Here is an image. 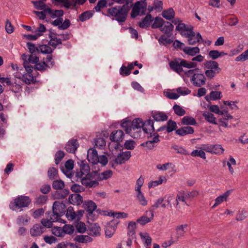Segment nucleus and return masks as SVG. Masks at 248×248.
<instances>
[{
    "mask_svg": "<svg viewBox=\"0 0 248 248\" xmlns=\"http://www.w3.org/2000/svg\"><path fill=\"white\" fill-rule=\"evenodd\" d=\"M131 121L127 120L123 122L121 124V126L124 128L126 133L130 134L131 136L133 134L134 132L132 131V129L131 127Z\"/></svg>",
    "mask_w": 248,
    "mask_h": 248,
    "instance_id": "38",
    "label": "nucleus"
},
{
    "mask_svg": "<svg viewBox=\"0 0 248 248\" xmlns=\"http://www.w3.org/2000/svg\"><path fill=\"white\" fill-rule=\"evenodd\" d=\"M47 217H49V220L52 222H56L59 221L60 218V217L61 216H59L57 213H56L52 210V211H48L46 213ZM61 220L62 219H61Z\"/></svg>",
    "mask_w": 248,
    "mask_h": 248,
    "instance_id": "43",
    "label": "nucleus"
},
{
    "mask_svg": "<svg viewBox=\"0 0 248 248\" xmlns=\"http://www.w3.org/2000/svg\"><path fill=\"white\" fill-rule=\"evenodd\" d=\"M136 229V223L134 221H130L127 227V235L129 237H135Z\"/></svg>",
    "mask_w": 248,
    "mask_h": 248,
    "instance_id": "39",
    "label": "nucleus"
},
{
    "mask_svg": "<svg viewBox=\"0 0 248 248\" xmlns=\"http://www.w3.org/2000/svg\"><path fill=\"white\" fill-rule=\"evenodd\" d=\"M47 175L50 179H54L58 175V170L54 167L49 168L47 171Z\"/></svg>",
    "mask_w": 248,
    "mask_h": 248,
    "instance_id": "64",
    "label": "nucleus"
},
{
    "mask_svg": "<svg viewBox=\"0 0 248 248\" xmlns=\"http://www.w3.org/2000/svg\"><path fill=\"white\" fill-rule=\"evenodd\" d=\"M175 29L179 31L182 36H185L186 34V32H188L192 29H193V27L191 25L187 27L185 23L181 22L180 24H178Z\"/></svg>",
    "mask_w": 248,
    "mask_h": 248,
    "instance_id": "24",
    "label": "nucleus"
},
{
    "mask_svg": "<svg viewBox=\"0 0 248 248\" xmlns=\"http://www.w3.org/2000/svg\"><path fill=\"white\" fill-rule=\"evenodd\" d=\"M164 180L165 182L167 181V179L164 176H161L159 177V179L158 180L151 181L148 183V187L149 188L151 187H155L159 185L162 184Z\"/></svg>",
    "mask_w": 248,
    "mask_h": 248,
    "instance_id": "54",
    "label": "nucleus"
},
{
    "mask_svg": "<svg viewBox=\"0 0 248 248\" xmlns=\"http://www.w3.org/2000/svg\"><path fill=\"white\" fill-rule=\"evenodd\" d=\"M124 133L122 130L114 131L110 134L109 139L112 141L119 142L124 139Z\"/></svg>",
    "mask_w": 248,
    "mask_h": 248,
    "instance_id": "17",
    "label": "nucleus"
},
{
    "mask_svg": "<svg viewBox=\"0 0 248 248\" xmlns=\"http://www.w3.org/2000/svg\"><path fill=\"white\" fill-rule=\"evenodd\" d=\"M169 65L171 70L181 75L184 72L183 67L188 69L195 68L197 66V63L194 62H188L183 59L176 58L170 62Z\"/></svg>",
    "mask_w": 248,
    "mask_h": 248,
    "instance_id": "3",
    "label": "nucleus"
},
{
    "mask_svg": "<svg viewBox=\"0 0 248 248\" xmlns=\"http://www.w3.org/2000/svg\"><path fill=\"white\" fill-rule=\"evenodd\" d=\"M149 213L151 216L150 217H147L148 212H146V215L138 218L137 220V222L140 223L142 226H143L145 225L146 223L151 222V220L154 218V213L153 210H149Z\"/></svg>",
    "mask_w": 248,
    "mask_h": 248,
    "instance_id": "19",
    "label": "nucleus"
},
{
    "mask_svg": "<svg viewBox=\"0 0 248 248\" xmlns=\"http://www.w3.org/2000/svg\"><path fill=\"white\" fill-rule=\"evenodd\" d=\"M108 6L107 0H99L97 5L93 8V11L96 12H99L102 9Z\"/></svg>",
    "mask_w": 248,
    "mask_h": 248,
    "instance_id": "45",
    "label": "nucleus"
},
{
    "mask_svg": "<svg viewBox=\"0 0 248 248\" xmlns=\"http://www.w3.org/2000/svg\"><path fill=\"white\" fill-rule=\"evenodd\" d=\"M137 192V199L140 204L142 206L147 205V201L146 200L143 194L140 191H136Z\"/></svg>",
    "mask_w": 248,
    "mask_h": 248,
    "instance_id": "49",
    "label": "nucleus"
},
{
    "mask_svg": "<svg viewBox=\"0 0 248 248\" xmlns=\"http://www.w3.org/2000/svg\"><path fill=\"white\" fill-rule=\"evenodd\" d=\"M204 67L207 69L218 71V72H221V70L219 67L218 63L216 61L213 60L205 62L204 63Z\"/></svg>",
    "mask_w": 248,
    "mask_h": 248,
    "instance_id": "22",
    "label": "nucleus"
},
{
    "mask_svg": "<svg viewBox=\"0 0 248 248\" xmlns=\"http://www.w3.org/2000/svg\"><path fill=\"white\" fill-rule=\"evenodd\" d=\"M194 129L191 126H184L176 130L175 133L180 136H184L188 134H193Z\"/></svg>",
    "mask_w": 248,
    "mask_h": 248,
    "instance_id": "25",
    "label": "nucleus"
},
{
    "mask_svg": "<svg viewBox=\"0 0 248 248\" xmlns=\"http://www.w3.org/2000/svg\"><path fill=\"white\" fill-rule=\"evenodd\" d=\"M202 116L204 119L210 123L215 124H217L216 121V118L214 117L213 114L208 111H205L202 114Z\"/></svg>",
    "mask_w": 248,
    "mask_h": 248,
    "instance_id": "44",
    "label": "nucleus"
},
{
    "mask_svg": "<svg viewBox=\"0 0 248 248\" xmlns=\"http://www.w3.org/2000/svg\"><path fill=\"white\" fill-rule=\"evenodd\" d=\"M221 92L219 91H212L210 93V96H206L205 97V100L209 102L210 100H216L221 98Z\"/></svg>",
    "mask_w": 248,
    "mask_h": 248,
    "instance_id": "33",
    "label": "nucleus"
},
{
    "mask_svg": "<svg viewBox=\"0 0 248 248\" xmlns=\"http://www.w3.org/2000/svg\"><path fill=\"white\" fill-rule=\"evenodd\" d=\"M232 190H229L224 193L222 195L220 196L217 197L215 200V203L212 207V208H215L218 205L224 201H226L227 198L232 193Z\"/></svg>",
    "mask_w": 248,
    "mask_h": 248,
    "instance_id": "26",
    "label": "nucleus"
},
{
    "mask_svg": "<svg viewBox=\"0 0 248 248\" xmlns=\"http://www.w3.org/2000/svg\"><path fill=\"white\" fill-rule=\"evenodd\" d=\"M31 2L35 8L38 10H43L46 7V4L43 2V0L32 1Z\"/></svg>",
    "mask_w": 248,
    "mask_h": 248,
    "instance_id": "63",
    "label": "nucleus"
},
{
    "mask_svg": "<svg viewBox=\"0 0 248 248\" xmlns=\"http://www.w3.org/2000/svg\"><path fill=\"white\" fill-rule=\"evenodd\" d=\"M47 199V196L43 195H40L35 199L34 204L37 205L44 204L46 203Z\"/></svg>",
    "mask_w": 248,
    "mask_h": 248,
    "instance_id": "53",
    "label": "nucleus"
},
{
    "mask_svg": "<svg viewBox=\"0 0 248 248\" xmlns=\"http://www.w3.org/2000/svg\"><path fill=\"white\" fill-rule=\"evenodd\" d=\"M62 43L61 39L54 36V38L50 39V41L48 43V45L55 48L58 45L62 44Z\"/></svg>",
    "mask_w": 248,
    "mask_h": 248,
    "instance_id": "62",
    "label": "nucleus"
},
{
    "mask_svg": "<svg viewBox=\"0 0 248 248\" xmlns=\"http://www.w3.org/2000/svg\"><path fill=\"white\" fill-rule=\"evenodd\" d=\"M90 174H87L81 179V184L87 187L91 188L95 187L98 185L97 181L92 180L93 179L90 177Z\"/></svg>",
    "mask_w": 248,
    "mask_h": 248,
    "instance_id": "12",
    "label": "nucleus"
},
{
    "mask_svg": "<svg viewBox=\"0 0 248 248\" xmlns=\"http://www.w3.org/2000/svg\"><path fill=\"white\" fill-rule=\"evenodd\" d=\"M87 159L90 163L93 165L98 163V155L96 150L91 148L88 150L87 153Z\"/></svg>",
    "mask_w": 248,
    "mask_h": 248,
    "instance_id": "8",
    "label": "nucleus"
},
{
    "mask_svg": "<svg viewBox=\"0 0 248 248\" xmlns=\"http://www.w3.org/2000/svg\"><path fill=\"white\" fill-rule=\"evenodd\" d=\"M188 225L187 224H182L177 226L176 228V240L178 241L179 238L181 237H184L186 233L185 229L187 227Z\"/></svg>",
    "mask_w": 248,
    "mask_h": 248,
    "instance_id": "28",
    "label": "nucleus"
},
{
    "mask_svg": "<svg viewBox=\"0 0 248 248\" xmlns=\"http://www.w3.org/2000/svg\"><path fill=\"white\" fill-rule=\"evenodd\" d=\"M160 45L167 46L173 42L171 36H169L166 34H162L158 39Z\"/></svg>",
    "mask_w": 248,
    "mask_h": 248,
    "instance_id": "29",
    "label": "nucleus"
},
{
    "mask_svg": "<svg viewBox=\"0 0 248 248\" xmlns=\"http://www.w3.org/2000/svg\"><path fill=\"white\" fill-rule=\"evenodd\" d=\"M89 234L93 236H97L100 235L101 228L97 224H93L89 227Z\"/></svg>",
    "mask_w": 248,
    "mask_h": 248,
    "instance_id": "34",
    "label": "nucleus"
},
{
    "mask_svg": "<svg viewBox=\"0 0 248 248\" xmlns=\"http://www.w3.org/2000/svg\"><path fill=\"white\" fill-rule=\"evenodd\" d=\"M140 236L144 241V243L146 247V248H149L151 245L152 243V238L148 233H142L141 232L140 233Z\"/></svg>",
    "mask_w": 248,
    "mask_h": 248,
    "instance_id": "41",
    "label": "nucleus"
},
{
    "mask_svg": "<svg viewBox=\"0 0 248 248\" xmlns=\"http://www.w3.org/2000/svg\"><path fill=\"white\" fill-rule=\"evenodd\" d=\"M33 69H36L39 71H45L47 69V68H50V66L48 65L47 63H46L45 61H43L41 62H37L34 66H33Z\"/></svg>",
    "mask_w": 248,
    "mask_h": 248,
    "instance_id": "47",
    "label": "nucleus"
},
{
    "mask_svg": "<svg viewBox=\"0 0 248 248\" xmlns=\"http://www.w3.org/2000/svg\"><path fill=\"white\" fill-rule=\"evenodd\" d=\"M162 16L167 20L173 19L175 16V13L172 8H170L167 10L164 11L162 13Z\"/></svg>",
    "mask_w": 248,
    "mask_h": 248,
    "instance_id": "40",
    "label": "nucleus"
},
{
    "mask_svg": "<svg viewBox=\"0 0 248 248\" xmlns=\"http://www.w3.org/2000/svg\"><path fill=\"white\" fill-rule=\"evenodd\" d=\"M191 155L193 157L198 156L203 159H206L205 153L203 150H194L191 153Z\"/></svg>",
    "mask_w": 248,
    "mask_h": 248,
    "instance_id": "58",
    "label": "nucleus"
},
{
    "mask_svg": "<svg viewBox=\"0 0 248 248\" xmlns=\"http://www.w3.org/2000/svg\"><path fill=\"white\" fill-rule=\"evenodd\" d=\"M153 136L154 137L152 140H149L145 142L146 147L149 149H153L155 147L154 144L160 141L159 139V135L157 133H154Z\"/></svg>",
    "mask_w": 248,
    "mask_h": 248,
    "instance_id": "32",
    "label": "nucleus"
},
{
    "mask_svg": "<svg viewBox=\"0 0 248 248\" xmlns=\"http://www.w3.org/2000/svg\"><path fill=\"white\" fill-rule=\"evenodd\" d=\"M79 167V169L86 173V174H88L90 171V166L85 160L80 161Z\"/></svg>",
    "mask_w": 248,
    "mask_h": 248,
    "instance_id": "55",
    "label": "nucleus"
},
{
    "mask_svg": "<svg viewBox=\"0 0 248 248\" xmlns=\"http://www.w3.org/2000/svg\"><path fill=\"white\" fill-rule=\"evenodd\" d=\"M29 56L25 54L22 55V59L24 61L23 65L26 71H30L31 68H33V66L29 63V61L28 60Z\"/></svg>",
    "mask_w": 248,
    "mask_h": 248,
    "instance_id": "52",
    "label": "nucleus"
},
{
    "mask_svg": "<svg viewBox=\"0 0 248 248\" xmlns=\"http://www.w3.org/2000/svg\"><path fill=\"white\" fill-rule=\"evenodd\" d=\"M174 113L178 116H182L186 114V111L180 106L175 104L173 107Z\"/></svg>",
    "mask_w": 248,
    "mask_h": 248,
    "instance_id": "56",
    "label": "nucleus"
},
{
    "mask_svg": "<svg viewBox=\"0 0 248 248\" xmlns=\"http://www.w3.org/2000/svg\"><path fill=\"white\" fill-rule=\"evenodd\" d=\"M184 36L187 38V42L190 45H194L197 42H202L203 41L201 34L198 32L196 34L193 31V29H192L188 32H186V34Z\"/></svg>",
    "mask_w": 248,
    "mask_h": 248,
    "instance_id": "6",
    "label": "nucleus"
},
{
    "mask_svg": "<svg viewBox=\"0 0 248 248\" xmlns=\"http://www.w3.org/2000/svg\"><path fill=\"white\" fill-rule=\"evenodd\" d=\"M68 200L69 203L73 205H79L83 202L82 197L78 193L70 195Z\"/></svg>",
    "mask_w": 248,
    "mask_h": 248,
    "instance_id": "20",
    "label": "nucleus"
},
{
    "mask_svg": "<svg viewBox=\"0 0 248 248\" xmlns=\"http://www.w3.org/2000/svg\"><path fill=\"white\" fill-rule=\"evenodd\" d=\"M65 155L64 153L61 150L58 151L55 155V163L58 165L62 160Z\"/></svg>",
    "mask_w": 248,
    "mask_h": 248,
    "instance_id": "60",
    "label": "nucleus"
},
{
    "mask_svg": "<svg viewBox=\"0 0 248 248\" xmlns=\"http://www.w3.org/2000/svg\"><path fill=\"white\" fill-rule=\"evenodd\" d=\"M86 211L88 213V216L92 215L93 212L97 208V205L95 202L91 200L85 201L83 204Z\"/></svg>",
    "mask_w": 248,
    "mask_h": 248,
    "instance_id": "14",
    "label": "nucleus"
},
{
    "mask_svg": "<svg viewBox=\"0 0 248 248\" xmlns=\"http://www.w3.org/2000/svg\"><path fill=\"white\" fill-rule=\"evenodd\" d=\"M181 123L183 125H195L197 124L195 119L192 117L188 116L183 117L182 119Z\"/></svg>",
    "mask_w": 248,
    "mask_h": 248,
    "instance_id": "35",
    "label": "nucleus"
},
{
    "mask_svg": "<svg viewBox=\"0 0 248 248\" xmlns=\"http://www.w3.org/2000/svg\"><path fill=\"white\" fill-rule=\"evenodd\" d=\"M31 203V199L29 197L26 196H20L16 198L13 202L11 204L16 208H21L27 207Z\"/></svg>",
    "mask_w": 248,
    "mask_h": 248,
    "instance_id": "4",
    "label": "nucleus"
},
{
    "mask_svg": "<svg viewBox=\"0 0 248 248\" xmlns=\"http://www.w3.org/2000/svg\"><path fill=\"white\" fill-rule=\"evenodd\" d=\"M165 21L162 18L156 17L153 24L152 25V28L153 29L159 28L160 29L164 25Z\"/></svg>",
    "mask_w": 248,
    "mask_h": 248,
    "instance_id": "48",
    "label": "nucleus"
},
{
    "mask_svg": "<svg viewBox=\"0 0 248 248\" xmlns=\"http://www.w3.org/2000/svg\"><path fill=\"white\" fill-rule=\"evenodd\" d=\"M78 147L79 144L77 140L72 139L67 142L65 146V149L68 153H74Z\"/></svg>",
    "mask_w": 248,
    "mask_h": 248,
    "instance_id": "10",
    "label": "nucleus"
},
{
    "mask_svg": "<svg viewBox=\"0 0 248 248\" xmlns=\"http://www.w3.org/2000/svg\"><path fill=\"white\" fill-rule=\"evenodd\" d=\"M130 8L131 7H126L125 5L112 7L108 9V14H103L114 18L120 23H124L127 18Z\"/></svg>",
    "mask_w": 248,
    "mask_h": 248,
    "instance_id": "2",
    "label": "nucleus"
},
{
    "mask_svg": "<svg viewBox=\"0 0 248 248\" xmlns=\"http://www.w3.org/2000/svg\"><path fill=\"white\" fill-rule=\"evenodd\" d=\"M39 50V54L41 53L46 54H52L53 51L48 45H40Z\"/></svg>",
    "mask_w": 248,
    "mask_h": 248,
    "instance_id": "46",
    "label": "nucleus"
},
{
    "mask_svg": "<svg viewBox=\"0 0 248 248\" xmlns=\"http://www.w3.org/2000/svg\"><path fill=\"white\" fill-rule=\"evenodd\" d=\"M112 175V171L110 170H108L104 171L101 173H99L98 177H97V180L98 181H101L104 179H107L110 178Z\"/></svg>",
    "mask_w": 248,
    "mask_h": 248,
    "instance_id": "51",
    "label": "nucleus"
},
{
    "mask_svg": "<svg viewBox=\"0 0 248 248\" xmlns=\"http://www.w3.org/2000/svg\"><path fill=\"white\" fill-rule=\"evenodd\" d=\"M133 0H117L116 3L129 7V4H131ZM133 6L131 12V17L135 18L138 16H143L146 14L147 3L146 0H140L136 2L134 4H131L130 7Z\"/></svg>",
    "mask_w": 248,
    "mask_h": 248,
    "instance_id": "1",
    "label": "nucleus"
},
{
    "mask_svg": "<svg viewBox=\"0 0 248 248\" xmlns=\"http://www.w3.org/2000/svg\"><path fill=\"white\" fill-rule=\"evenodd\" d=\"M143 124L142 130L145 133L149 134L148 136V138H149L152 136V134L155 132L153 121L149 119L143 123Z\"/></svg>",
    "mask_w": 248,
    "mask_h": 248,
    "instance_id": "9",
    "label": "nucleus"
},
{
    "mask_svg": "<svg viewBox=\"0 0 248 248\" xmlns=\"http://www.w3.org/2000/svg\"><path fill=\"white\" fill-rule=\"evenodd\" d=\"M166 125L168 133H170L174 130H176L177 127L176 123L172 120H169L167 122Z\"/></svg>",
    "mask_w": 248,
    "mask_h": 248,
    "instance_id": "50",
    "label": "nucleus"
},
{
    "mask_svg": "<svg viewBox=\"0 0 248 248\" xmlns=\"http://www.w3.org/2000/svg\"><path fill=\"white\" fill-rule=\"evenodd\" d=\"M173 28L174 26L171 23L168 21H165L164 25L162 26V28L160 29V30L168 36H171Z\"/></svg>",
    "mask_w": 248,
    "mask_h": 248,
    "instance_id": "23",
    "label": "nucleus"
},
{
    "mask_svg": "<svg viewBox=\"0 0 248 248\" xmlns=\"http://www.w3.org/2000/svg\"><path fill=\"white\" fill-rule=\"evenodd\" d=\"M119 223V222L114 220H112L109 223L108 226L106 227L105 230V233L107 236L111 237L114 234L117 225Z\"/></svg>",
    "mask_w": 248,
    "mask_h": 248,
    "instance_id": "18",
    "label": "nucleus"
},
{
    "mask_svg": "<svg viewBox=\"0 0 248 248\" xmlns=\"http://www.w3.org/2000/svg\"><path fill=\"white\" fill-rule=\"evenodd\" d=\"M143 122L140 118L135 119L131 122V127L132 129V131L134 132L133 134L131 135L134 138H138L140 136V132H141V127L143 128Z\"/></svg>",
    "mask_w": 248,
    "mask_h": 248,
    "instance_id": "5",
    "label": "nucleus"
},
{
    "mask_svg": "<svg viewBox=\"0 0 248 248\" xmlns=\"http://www.w3.org/2000/svg\"><path fill=\"white\" fill-rule=\"evenodd\" d=\"M194 86L200 87L205 83L206 78L203 74H196L190 79Z\"/></svg>",
    "mask_w": 248,
    "mask_h": 248,
    "instance_id": "7",
    "label": "nucleus"
},
{
    "mask_svg": "<svg viewBox=\"0 0 248 248\" xmlns=\"http://www.w3.org/2000/svg\"><path fill=\"white\" fill-rule=\"evenodd\" d=\"M131 156V152L130 151L123 152L118 155L115 159V162L117 164L124 163L125 161L130 158Z\"/></svg>",
    "mask_w": 248,
    "mask_h": 248,
    "instance_id": "15",
    "label": "nucleus"
},
{
    "mask_svg": "<svg viewBox=\"0 0 248 248\" xmlns=\"http://www.w3.org/2000/svg\"><path fill=\"white\" fill-rule=\"evenodd\" d=\"M27 47L28 48L29 52L31 53V55H36L39 54V45L38 46H36L35 44L31 43H27Z\"/></svg>",
    "mask_w": 248,
    "mask_h": 248,
    "instance_id": "36",
    "label": "nucleus"
},
{
    "mask_svg": "<svg viewBox=\"0 0 248 248\" xmlns=\"http://www.w3.org/2000/svg\"><path fill=\"white\" fill-rule=\"evenodd\" d=\"M153 19L152 15L148 14L145 17L142 19L141 21L139 22L138 25L142 29L147 28L150 26Z\"/></svg>",
    "mask_w": 248,
    "mask_h": 248,
    "instance_id": "21",
    "label": "nucleus"
},
{
    "mask_svg": "<svg viewBox=\"0 0 248 248\" xmlns=\"http://www.w3.org/2000/svg\"><path fill=\"white\" fill-rule=\"evenodd\" d=\"M44 231V227L42 225L37 224L33 225L30 230V232L31 236H36L40 235Z\"/></svg>",
    "mask_w": 248,
    "mask_h": 248,
    "instance_id": "27",
    "label": "nucleus"
},
{
    "mask_svg": "<svg viewBox=\"0 0 248 248\" xmlns=\"http://www.w3.org/2000/svg\"><path fill=\"white\" fill-rule=\"evenodd\" d=\"M109 215L113 217H116L117 219L119 218H126L128 217V214L124 212H110L109 213Z\"/></svg>",
    "mask_w": 248,
    "mask_h": 248,
    "instance_id": "59",
    "label": "nucleus"
},
{
    "mask_svg": "<svg viewBox=\"0 0 248 248\" xmlns=\"http://www.w3.org/2000/svg\"><path fill=\"white\" fill-rule=\"evenodd\" d=\"M66 206L62 202L55 201L53 203L52 210L59 214V216H63L65 212Z\"/></svg>",
    "mask_w": 248,
    "mask_h": 248,
    "instance_id": "11",
    "label": "nucleus"
},
{
    "mask_svg": "<svg viewBox=\"0 0 248 248\" xmlns=\"http://www.w3.org/2000/svg\"><path fill=\"white\" fill-rule=\"evenodd\" d=\"M224 149L220 144H215L213 146L212 154L221 155L223 153Z\"/></svg>",
    "mask_w": 248,
    "mask_h": 248,
    "instance_id": "61",
    "label": "nucleus"
},
{
    "mask_svg": "<svg viewBox=\"0 0 248 248\" xmlns=\"http://www.w3.org/2000/svg\"><path fill=\"white\" fill-rule=\"evenodd\" d=\"M152 116L156 121H165L167 120L168 117L163 112L155 111L152 112Z\"/></svg>",
    "mask_w": 248,
    "mask_h": 248,
    "instance_id": "31",
    "label": "nucleus"
},
{
    "mask_svg": "<svg viewBox=\"0 0 248 248\" xmlns=\"http://www.w3.org/2000/svg\"><path fill=\"white\" fill-rule=\"evenodd\" d=\"M94 11H86L79 16V20L81 22H84L93 16V13Z\"/></svg>",
    "mask_w": 248,
    "mask_h": 248,
    "instance_id": "42",
    "label": "nucleus"
},
{
    "mask_svg": "<svg viewBox=\"0 0 248 248\" xmlns=\"http://www.w3.org/2000/svg\"><path fill=\"white\" fill-rule=\"evenodd\" d=\"M52 186L53 189L56 190L62 189L64 187V182L61 180H54L53 182Z\"/></svg>",
    "mask_w": 248,
    "mask_h": 248,
    "instance_id": "57",
    "label": "nucleus"
},
{
    "mask_svg": "<svg viewBox=\"0 0 248 248\" xmlns=\"http://www.w3.org/2000/svg\"><path fill=\"white\" fill-rule=\"evenodd\" d=\"M74 168V161L72 159H69L65 163V169L62 168V171L68 177L71 178L73 175L70 172Z\"/></svg>",
    "mask_w": 248,
    "mask_h": 248,
    "instance_id": "16",
    "label": "nucleus"
},
{
    "mask_svg": "<svg viewBox=\"0 0 248 248\" xmlns=\"http://www.w3.org/2000/svg\"><path fill=\"white\" fill-rule=\"evenodd\" d=\"M60 191H56L54 196L56 199H62L65 198L69 194V190L67 189H62Z\"/></svg>",
    "mask_w": 248,
    "mask_h": 248,
    "instance_id": "37",
    "label": "nucleus"
},
{
    "mask_svg": "<svg viewBox=\"0 0 248 248\" xmlns=\"http://www.w3.org/2000/svg\"><path fill=\"white\" fill-rule=\"evenodd\" d=\"M183 52L188 55L194 56L200 53V48L197 47L185 46L183 48Z\"/></svg>",
    "mask_w": 248,
    "mask_h": 248,
    "instance_id": "30",
    "label": "nucleus"
},
{
    "mask_svg": "<svg viewBox=\"0 0 248 248\" xmlns=\"http://www.w3.org/2000/svg\"><path fill=\"white\" fill-rule=\"evenodd\" d=\"M33 68L30 71H26V74H23L20 77H16L17 78L21 79L26 84H30L34 83V77L32 74Z\"/></svg>",
    "mask_w": 248,
    "mask_h": 248,
    "instance_id": "13",
    "label": "nucleus"
}]
</instances>
